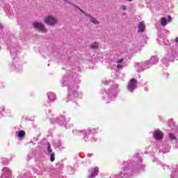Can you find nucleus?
<instances>
[{"mask_svg":"<svg viewBox=\"0 0 178 178\" xmlns=\"http://www.w3.org/2000/svg\"><path fill=\"white\" fill-rule=\"evenodd\" d=\"M44 22L46 24H48L49 26H54V24H56L58 23V20L56 18L54 17L51 15H49L44 18Z\"/></svg>","mask_w":178,"mask_h":178,"instance_id":"obj_10","label":"nucleus"},{"mask_svg":"<svg viewBox=\"0 0 178 178\" xmlns=\"http://www.w3.org/2000/svg\"><path fill=\"white\" fill-rule=\"evenodd\" d=\"M51 122L54 124L58 123L60 124V126H64L65 129H69V122H70V118L69 115L64 114L63 115H60L58 118H56L54 120H51Z\"/></svg>","mask_w":178,"mask_h":178,"instance_id":"obj_6","label":"nucleus"},{"mask_svg":"<svg viewBox=\"0 0 178 178\" xmlns=\"http://www.w3.org/2000/svg\"><path fill=\"white\" fill-rule=\"evenodd\" d=\"M117 63V69H123V67L129 66V64L127 63V61H126L125 58H121L118 60Z\"/></svg>","mask_w":178,"mask_h":178,"instance_id":"obj_12","label":"nucleus"},{"mask_svg":"<svg viewBox=\"0 0 178 178\" xmlns=\"http://www.w3.org/2000/svg\"><path fill=\"white\" fill-rule=\"evenodd\" d=\"M33 27H35V29H38V30H40L41 31H45V30H47V29L45 28V26H44V24L40 22H34L33 24Z\"/></svg>","mask_w":178,"mask_h":178,"instance_id":"obj_15","label":"nucleus"},{"mask_svg":"<svg viewBox=\"0 0 178 178\" xmlns=\"http://www.w3.org/2000/svg\"><path fill=\"white\" fill-rule=\"evenodd\" d=\"M10 52L13 59L10 65L11 69H13L15 73H22V72H23V65H22V62H20V59L19 58L20 47H19L17 44L11 46L10 47Z\"/></svg>","mask_w":178,"mask_h":178,"instance_id":"obj_3","label":"nucleus"},{"mask_svg":"<svg viewBox=\"0 0 178 178\" xmlns=\"http://www.w3.org/2000/svg\"><path fill=\"white\" fill-rule=\"evenodd\" d=\"M92 154H90V156H91Z\"/></svg>","mask_w":178,"mask_h":178,"instance_id":"obj_40","label":"nucleus"},{"mask_svg":"<svg viewBox=\"0 0 178 178\" xmlns=\"http://www.w3.org/2000/svg\"><path fill=\"white\" fill-rule=\"evenodd\" d=\"M0 29H2V25H0Z\"/></svg>","mask_w":178,"mask_h":178,"instance_id":"obj_37","label":"nucleus"},{"mask_svg":"<svg viewBox=\"0 0 178 178\" xmlns=\"http://www.w3.org/2000/svg\"><path fill=\"white\" fill-rule=\"evenodd\" d=\"M80 12H81V13H83L84 16H87V17H90L91 15L87 13H84V10H83L81 8L79 9Z\"/></svg>","mask_w":178,"mask_h":178,"instance_id":"obj_27","label":"nucleus"},{"mask_svg":"<svg viewBox=\"0 0 178 178\" xmlns=\"http://www.w3.org/2000/svg\"><path fill=\"white\" fill-rule=\"evenodd\" d=\"M52 149L51 148V145L49 143L47 144V154L49 155V154H52Z\"/></svg>","mask_w":178,"mask_h":178,"instance_id":"obj_21","label":"nucleus"},{"mask_svg":"<svg viewBox=\"0 0 178 178\" xmlns=\"http://www.w3.org/2000/svg\"><path fill=\"white\" fill-rule=\"evenodd\" d=\"M144 90H145V91H146V92H148V91H149L148 87H147V86H145L144 88Z\"/></svg>","mask_w":178,"mask_h":178,"instance_id":"obj_32","label":"nucleus"},{"mask_svg":"<svg viewBox=\"0 0 178 178\" xmlns=\"http://www.w3.org/2000/svg\"><path fill=\"white\" fill-rule=\"evenodd\" d=\"M47 95L48 101L44 103V106L48 107L51 106V102H55V100L56 99V95L52 92H49Z\"/></svg>","mask_w":178,"mask_h":178,"instance_id":"obj_9","label":"nucleus"},{"mask_svg":"<svg viewBox=\"0 0 178 178\" xmlns=\"http://www.w3.org/2000/svg\"><path fill=\"white\" fill-rule=\"evenodd\" d=\"M10 162V159H8L7 158L2 157L1 159V163L3 165H8Z\"/></svg>","mask_w":178,"mask_h":178,"instance_id":"obj_20","label":"nucleus"},{"mask_svg":"<svg viewBox=\"0 0 178 178\" xmlns=\"http://www.w3.org/2000/svg\"><path fill=\"white\" fill-rule=\"evenodd\" d=\"M2 173L3 175L1 176V178H12V171L8 168H3Z\"/></svg>","mask_w":178,"mask_h":178,"instance_id":"obj_13","label":"nucleus"},{"mask_svg":"<svg viewBox=\"0 0 178 178\" xmlns=\"http://www.w3.org/2000/svg\"><path fill=\"white\" fill-rule=\"evenodd\" d=\"M165 34L168 35V32H166V31H162L161 33H159L158 34L159 38L157 39V41L159 44H161V38H163V43L165 47H168L167 50V54H165L164 58H163V59L161 60V63H162L161 66L163 68L166 70L169 66V63L173 62V60L177 58L178 49H176V47L170 44V43L169 42V40L166 39V38H165L166 37Z\"/></svg>","mask_w":178,"mask_h":178,"instance_id":"obj_1","label":"nucleus"},{"mask_svg":"<svg viewBox=\"0 0 178 178\" xmlns=\"http://www.w3.org/2000/svg\"><path fill=\"white\" fill-rule=\"evenodd\" d=\"M159 62V58L158 56H152L149 58V63H150V66H153V65H156V63Z\"/></svg>","mask_w":178,"mask_h":178,"instance_id":"obj_17","label":"nucleus"},{"mask_svg":"<svg viewBox=\"0 0 178 178\" xmlns=\"http://www.w3.org/2000/svg\"><path fill=\"white\" fill-rule=\"evenodd\" d=\"M16 134H17L19 140H23V138L26 137V132L23 130L16 132Z\"/></svg>","mask_w":178,"mask_h":178,"instance_id":"obj_18","label":"nucleus"},{"mask_svg":"<svg viewBox=\"0 0 178 178\" xmlns=\"http://www.w3.org/2000/svg\"><path fill=\"white\" fill-rule=\"evenodd\" d=\"M175 44H178V37L175 38Z\"/></svg>","mask_w":178,"mask_h":178,"instance_id":"obj_35","label":"nucleus"},{"mask_svg":"<svg viewBox=\"0 0 178 178\" xmlns=\"http://www.w3.org/2000/svg\"><path fill=\"white\" fill-rule=\"evenodd\" d=\"M161 26H166V24H168V19H166V17L161 18Z\"/></svg>","mask_w":178,"mask_h":178,"instance_id":"obj_22","label":"nucleus"},{"mask_svg":"<svg viewBox=\"0 0 178 178\" xmlns=\"http://www.w3.org/2000/svg\"><path fill=\"white\" fill-rule=\"evenodd\" d=\"M4 111H5V108L3 109V112H4Z\"/></svg>","mask_w":178,"mask_h":178,"instance_id":"obj_39","label":"nucleus"},{"mask_svg":"<svg viewBox=\"0 0 178 178\" xmlns=\"http://www.w3.org/2000/svg\"><path fill=\"white\" fill-rule=\"evenodd\" d=\"M91 48L92 49H98V43L95 42L93 44H91Z\"/></svg>","mask_w":178,"mask_h":178,"instance_id":"obj_26","label":"nucleus"},{"mask_svg":"<svg viewBox=\"0 0 178 178\" xmlns=\"http://www.w3.org/2000/svg\"><path fill=\"white\" fill-rule=\"evenodd\" d=\"M75 83V84H79V83H80V78H79V74L76 72H72V77H69V75H65L61 80L62 87L69 86V88L67 89V99H70V101H72V102H75V104H77L76 101H77V97H79V92H77L79 85H74V86H73V83Z\"/></svg>","mask_w":178,"mask_h":178,"instance_id":"obj_2","label":"nucleus"},{"mask_svg":"<svg viewBox=\"0 0 178 178\" xmlns=\"http://www.w3.org/2000/svg\"><path fill=\"white\" fill-rule=\"evenodd\" d=\"M153 137L155 140L159 141L163 138V134L162 133V131L158 129L154 131Z\"/></svg>","mask_w":178,"mask_h":178,"instance_id":"obj_14","label":"nucleus"},{"mask_svg":"<svg viewBox=\"0 0 178 178\" xmlns=\"http://www.w3.org/2000/svg\"><path fill=\"white\" fill-rule=\"evenodd\" d=\"M88 172L90 173L88 175V178H94L98 176L99 169L98 168V167H95L89 169Z\"/></svg>","mask_w":178,"mask_h":178,"instance_id":"obj_11","label":"nucleus"},{"mask_svg":"<svg viewBox=\"0 0 178 178\" xmlns=\"http://www.w3.org/2000/svg\"><path fill=\"white\" fill-rule=\"evenodd\" d=\"M129 2H131V1H133V0H128Z\"/></svg>","mask_w":178,"mask_h":178,"instance_id":"obj_38","label":"nucleus"},{"mask_svg":"<svg viewBox=\"0 0 178 178\" xmlns=\"http://www.w3.org/2000/svg\"><path fill=\"white\" fill-rule=\"evenodd\" d=\"M89 17H90V22L92 23H93V24H99V22H98V20H97V19H95L91 16Z\"/></svg>","mask_w":178,"mask_h":178,"instance_id":"obj_23","label":"nucleus"},{"mask_svg":"<svg viewBox=\"0 0 178 178\" xmlns=\"http://www.w3.org/2000/svg\"><path fill=\"white\" fill-rule=\"evenodd\" d=\"M171 178H178V172L174 171L171 174Z\"/></svg>","mask_w":178,"mask_h":178,"instance_id":"obj_25","label":"nucleus"},{"mask_svg":"<svg viewBox=\"0 0 178 178\" xmlns=\"http://www.w3.org/2000/svg\"><path fill=\"white\" fill-rule=\"evenodd\" d=\"M163 169H169V166L168 165H163Z\"/></svg>","mask_w":178,"mask_h":178,"instance_id":"obj_34","label":"nucleus"},{"mask_svg":"<svg viewBox=\"0 0 178 178\" xmlns=\"http://www.w3.org/2000/svg\"><path fill=\"white\" fill-rule=\"evenodd\" d=\"M119 92V85L114 84L109 89L102 92V99L107 104L111 102L112 99L116 98V95Z\"/></svg>","mask_w":178,"mask_h":178,"instance_id":"obj_4","label":"nucleus"},{"mask_svg":"<svg viewBox=\"0 0 178 178\" xmlns=\"http://www.w3.org/2000/svg\"><path fill=\"white\" fill-rule=\"evenodd\" d=\"M174 123H173V119H170L168 120V126L169 127H172V126H173Z\"/></svg>","mask_w":178,"mask_h":178,"instance_id":"obj_29","label":"nucleus"},{"mask_svg":"<svg viewBox=\"0 0 178 178\" xmlns=\"http://www.w3.org/2000/svg\"><path fill=\"white\" fill-rule=\"evenodd\" d=\"M138 84V81L137 79L132 78L129 80L127 89L129 92H134L135 90H137V85Z\"/></svg>","mask_w":178,"mask_h":178,"instance_id":"obj_8","label":"nucleus"},{"mask_svg":"<svg viewBox=\"0 0 178 178\" xmlns=\"http://www.w3.org/2000/svg\"><path fill=\"white\" fill-rule=\"evenodd\" d=\"M138 27V32L143 33L145 30V24L143 22H139Z\"/></svg>","mask_w":178,"mask_h":178,"instance_id":"obj_19","label":"nucleus"},{"mask_svg":"<svg viewBox=\"0 0 178 178\" xmlns=\"http://www.w3.org/2000/svg\"><path fill=\"white\" fill-rule=\"evenodd\" d=\"M71 172H73V168H71Z\"/></svg>","mask_w":178,"mask_h":178,"instance_id":"obj_36","label":"nucleus"},{"mask_svg":"<svg viewBox=\"0 0 178 178\" xmlns=\"http://www.w3.org/2000/svg\"><path fill=\"white\" fill-rule=\"evenodd\" d=\"M122 10H126V9H127L126 6H122Z\"/></svg>","mask_w":178,"mask_h":178,"instance_id":"obj_33","label":"nucleus"},{"mask_svg":"<svg viewBox=\"0 0 178 178\" xmlns=\"http://www.w3.org/2000/svg\"><path fill=\"white\" fill-rule=\"evenodd\" d=\"M48 155H49V156H50V161L51 162H54L55 161V152L50 153Z\"/></svg>","mask_w":178,"mask_h":178,"instance_id":"obj_24","label":"nucleus"},{"mask_svg":"<svg viewBox=\"0 0 178 178\" xmlns=\"http://www.w3.org/2000/svg\"><path fill=\"white\" fill-rule=\"evenodd\" d=\"M167 21L172 22V17L170 15L168 16Z\"/></svg>","mask_w":178,"mask_h":178,"instance_id":"obj_30","label":"nucleus"},{"mask_svg":"<svg viewBox=\"0 0 178 178\" xmlns=\"http://www.w3.org/2000/svg\"><path fill=\"white\" fill-rule=\"evenodd\" d=\"M55 148H59V149H65V145L62 143L61 140H56L54 143Z\"/></svg>","mask_w":178,"mask_h":178,"instance_id":"obj_16","label":"nucleus"},{"mask_svg":"<svg viewBox=\"0 0 178 178\" xmlns=\"http://www.w3.org/2000/svg\"><path fill=\"white\" fill-rule=\"evenodd\" d=\"M79 136H83L84 141H88V138H91L92 143H95L97 138H95V134H97V130L95 129H88L87 130L79 131Z\"/></svg>","mask_w":178,"mask_h":178,"instance_id":"obj_5","label":"nucleus"},{"mask_svg":"<svg viewBox=\"0 0 178 178\" xmlns=\"http://www.w3.org/2000/svg\"><path fill=\"white\" fill-rule=\"evenodd\" d=\"M103 83L105 84V86H108L109 84V81L106 80L105 81H103Z\"/></svg>","mask_w":178,"mask_h":178,"instance_id":"obj_31","label":"nucleus"},{"mask_svg":"<svg viewBox=\"0 0 178 178\" xmlns=\"http://www.w3.org/2000/svg\"><path fill=\"white\" fill-rule=\"evenodd\" d=\"M169 137L170 140H176V136H175V134L169 133Z\"/></svg>","mask_w":178,"mask_h":178,"instance_id":"obj_28","label":"nucleus"},{"mask_svg":"<svg viewBox=\"0 0 178 178\" xmlns=\"http://www.w3.org/2000/svg\"><path fill=\"white\" fill-rule=\"evenodd\" d=\"M136 67L138 69V70H140V72H144V70H147V69H149L152 67V66L149 60H144L137 63L136 64Z\"/></svg>","mask_w":178,"mask_h":178,"instance_id":"obj_7","label":"nucleus"}]
</instances>
